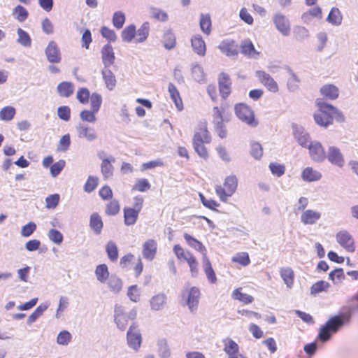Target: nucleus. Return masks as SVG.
Returning <instances> with one entry per match:
<instances>
[{
	"label": "nucleus",
	"mask_w": 358,
	"mask_h": 358,
	"mask_svg": "<svg viewBox=\"0 0 358 358\" xmlns=\"http://www.w3.org/2000/svg\"><path fill=\"white\" fill-rule=\"evenodd\" d=\"M316 105L318 110L314 114V120L318 125L327 127L332 124L334 118L338 122L344 121V115L333 106L319 99L316 100Z\"/></svg>",
	"instance_id": "1"
},
{
	"label": "nucleus",
	"mask_w": 358,
	"mask_h": 358,
	"mask_svg": "<svg viewBox=\"0 0 358 358\" xmlns=\"http://www.w3.org/2000/svg\"><path fill=\"white\" fill-rule=\"evenodd\" d=\"M350 313H345L330 317L319 329L317 338L324 343L329 341L333 334L336 333L350 320Z\"/></svg>",
	"instance_id": "2"
},
{
	"label": "nucleus",
	"mask_w": 358,
	"mask_h": 358,
	"mask_svg": "<svg viewBox=\"0 0 358 358\" xmlns=\"http://www.w3.org/2000/svg\"><path fill=\"white\" fill-rule=\"evenodd\" d=\"M224 187L221 185H216L215 192L220 201L227 202L229 197L231 196L236 192L238 187V179L236 176H227L224 182Z\"/></svg>",
	"instance_id": "3"
},
{
	"label": "nucleus",
	"mask_w": 358,
	"mask_h": 358,
	"mask_svg": "<svg viewBox=\"0 0 358 358\" xmlns=\"http://www.w3.org/2000/svg\"><path fill=\"white\" fill-rule=\"evenodd\" d=\"M234 110L237 117L249 127H256L258 125L259 122L255 117L254 111L246 104H236Z\"/></svg>",
	"instance_id": "4"
},
{
	"label": "nucleus",
	"mask_w": 358,
	"mask_h": 358,
	"mask_svg": "<svg viewBox=\"0 0 358 358\" xmlns=\"http://www.w3.org/2000/svg\"><path fill=\"white\" fill-rule=\"evenodd\" d=\"M182 297L185 300L191 312H194L197 309L200 298V291L197 287L185 288L182 291Z\"/></svg>",
	"instance_id": "5"
},
{
	"label": "nucleus",
	"mask_w": 358,
	"mask_h": 358,
	"mask_svg": "<svg viewBox=\"0 0 358 358\" xmlns=\"http://www.w3.org/2000/svg\"><path fill=\"white\" fill-rule=\"evenodd\" d=\"M273 22L276 29L283 36H287L291 32V25L289 19L282 13H275L273 16Z\"/></svg>",
	"instance_id": "6"
},
{
	"label": "nucleus",
	"mask_w": 358,
	"mask_h": 358,
	"mask_svg": "<svg viewBox=\"0 0 358 358\" xmlns=\"http://www.w3.org/2000/svg\"><path fill=\"white\" fill-rule=\"evenodd\" d=\"M127 340L129 346L135 351L138 350L141 345V334L136 323H133L129 328L127 334Z\"/></svg>",
	"instance_id": "7"
},
{
	"label": "nucleus",
	"mask_w": 358,
	"mask_h": 358,
	"mask_svg": "<svg viewBox=\"0 0 358 358\" xmlns=\"http://www.w3.org/2000/svg\"><path fill=\"white\" fill-rule=\"evenodd\" d=\"M310 157L314 162H322L326 159V153L322 145L318 141H312L307 148Z\"/></svg>",
	"instance_id": "8"
},
{
	"label": "nucleus",
	"mask_w": 358,
	"mask_h": 358,
	"mask_svg": "<svg viewBox=\"0 0 358 358\" xmlns=\"http://www.w3.org/2000/svg\"><path fill=\"white\" fill-rule=\"evenodd\" d=\"M77 136L80 138H85L91 142L97 138V134L94 129L83 123H79L76 126Z\"/></svg>",
	"instance_id": "9"
},
{
	"label": "nucleus",
	"mask_w": 358,
	"mask_h": 358,
	"mask_svg": "<svg viewBox=\"0 0 358 358\" xmlns=\"http://www.w3.org/2000/svg\"><path fill=\"white\" fill-rule=\"evenodd\" d=\"M255 75L259 82L264 85L268 90L272 92H277L278 91L277 83L268 73L264 71H257Z\"/></svg>",
	"instance_id": "10"
},
{
	"label": "nucleus",
	"mask_w": 358,
	"mask_h": 358,
	"mask_svg": "<svg viewBox=\"0 0 358 358\" xmlns=\"http://www.w3.org/2000/svg\"><path fill=\"white\" fill-rule=\"evenodd\" d=\"M328 161L333 165L340 168L343 167L345 164V159L343 154L339 148L335 146H330L328 148L327 155H326Z\"/></svg>",
	"instance_id": "11"
},
{
	"label": "nucleus",
	"mask_w": 358,
	"mask_h": 358,
	"mask_svg": "<svg viewBox=\"0 0 358 358\" xmlns=\"http://www.w3.org/2000/svg\"><path fill=\"white\" fill-rule=\"evenodd\" d=\"M337 242L348 252H352L355 247L352 236L346 231H341L336 234Z\"/></svg>",
	"instance_id": "12"
},
{
	"label": "nucleus",
	"mask_w": 358,
	"mask_h": 358,
	"mask_svg": "<svg viewBox=\"0 0 358 358\" xmlns=\"http://www.w3.org/2000/svg\"><path fill=\"white\" fill-rule=\"evenodd\" d=\"M45 55L48 62L50 63H59L61 62V53L57 44L51 41L49 42L45 50Z\"/></svg>",
	"instance_id": "13"
},
{
	"label": "nucleus",
	"mask_w": 358,
	"mask_h": 358,
	"mask_svg": "<svg viewBox=\"0 0 358 358\" xmlns=\"http://www.w3.org/2000/svg\"><path fill=\"white\" fill-rule=\"evenodd\" d=\"M157 249V243L155 240H147L142 246L143 257L148 261H152L156 256Z\"/></svg>",
	"instance_id": "14"
},
{
	"label": "nucleus",
	"mask_w": 358,
	"mask_h": 358,
	"mask_svg": "<svg viewBox=\"0 0 358 358\" xmlns=\"http://www.w3.org/2000/svg\"><path fill=\"white\" fill-rule=\"evenodd\" d=\"M221 52L228 57H236L238 54V47L233 40H224L219 45Z\"/></svg>",
	"instance_id": "15"
},
{
	"label": "nucleus",
	"mask_w": 358,
	"mask_h": 358,
	"mask_svg": "<svg viewBox=\"0 0 358 358\" xmlns=\"http://www.w3.org/2000/svg\"><path fill=\"white\" fill-rule=\"evenodd\" d=\"M167 303V296L164 293H158L150 300V309L153 311L162 310Z\"/></svg>",
	"instance_id": "16"
},
{
	"label": "nucleus",
	"mask_w": 358,
	"mask_h": 358,
	"mask_svg": "<svg viewBox=\"0 0 358 358\" xmlns=\"http://www.w3.org/2000/svg\"><path fill=\"white\" fill-rule=\"evenodd\" d=\"M241 49V53L248 57L257 59L259 56V52L255 48L252 42L248 38L242 41Z\"/></svg>",
	"instance_id": "17"
},
{
	"label": "nucleus",
	"mask_w": 358,
	"mask_h": 358,
	"mask_svg": "<svg viewBox=\"0 0 358 358\" xmlns=\"http://www.w3.org/2000/svg\"><path fill=\"white\" fill-rule=\"evenodd\" d=\"M294 136L298 143L303 148H308L311 142L309 134L301 127L294 128Z\"/></svg>",
	"instance_id": "18"
},
{
	"label": "nucleus",
	"mask_w": 358,
	"mask_h": 358,
	"mask_svg": "<svg viewBox=\"0 0 358 358\" xmlns=\"http://www.w3.org/2000/svg\"><path fill=\"white\" fill-rule=\"evenodd\" d=\"M321 217V213L320 212L308 209L303 211L301 215L300 220L303 224H314Z\"/></svg>",
	"instance_id": "19"
},
{
	"label": "nucleus",
	"mask_w": 358,
	"mask_h": 358,
	"mask_svg": "<svg viewBox=\"0 0 358 358\" xmlns=\"http://www.w3.org/2000/svg\"><path fill=\"white\" fill-rule=\"evenodd\" d=\"M101 58L105 68H109L115 62V53L110 44L105 45L101 49Z\"/></svg>",
	"instance_id": "20"
},
{
	"label": "nucleus",
	"mask_w": 358,
	"mask_h": 358,
	"mask_svg": "<svg viewBox=\"0 0 358 358\" xmlns=\"http://www.w3.org/2000/svg\"><path fill=\"white\" fill-rule=\"evenodd\" d=\"M231 80L225 73H222L219 76V88L221 96L226 98L231 92Z\"/></svg>",
	"instance_id": "21"
},
{
	"label": "nucleus",
	"mask_w": 358,
	"mask_h": 358,
	"mask_svg": "<svg viewBox=\"0 0 358 358\" xmlns=\"http://www.w3.org/2000/svg\"><path fill=\"white\" fill-rule=\"evenodd\" d=\"M301 178L305 182H315L322 178V173L312 167H306L302 171Z\"/></svg>",
	"instance_id": "22"
},
{
	"label": "nucleus",
	"mask_w": 358,
	"mask_h": 358,
	"mask_svg": "<svg viewBox=\"0 0 358 358\" xmlns=\"http://www.w3.org/2000/svg\"><path fill=\"white\" fill-rule=\"evenodd\" d=\"M162 43L166 50H172L175 48L176 39L173 31L171 29H166L164 31Z\"/></svg>",
	"instance_id": "23"
},
{
	"label": "nucleus",
	"mask_w": 358,
	"mask_h": 358,
	"mask_svg": "<svg viewBox=\"0 0 358 358\" xmlns=\"http://www.w3.org/2000/svg\"><path fill=\"white\" fill-rule=\"evenodd\" d=\"M192 47L199 55L203 56L206 53V44L201 36L196 34L192 37Z\"/></svg>",
	"instance_id": "24"
},
{
	"label": "nucleus",
	"mask_w": 358,
	"mask_h": 358,
	"mask_svg": "<svg viewBox=\"0 0 358 358\" xmlns=\"http://www.w3.org/2000/svg\"><path fill=\"white\" fill-rule=\"evenodd\" d=\"M101 74L106 88L110 91L114 90L117 83L114 73L108 68H105Z\"/></svg>",
	"instance_id": "25"
},
{
	"label": "nucleus",
	"mask_w": 358,
	"mask_h": 358,
	"mask_svg": "<svg viewBox=\"0 0 358 358\" xmlns=\"http://www.w3.org/2000/svg\"><path fill=\"white\" fill-rule=\"evenodd\" d=\"M211 136L206 126L201 127L193 136V142H201V143H210Z\"/></svg>",
	"instance_id": "26"
},
{
	"label": "nucleus",
	"mask_w": 358,
	"mask_h": 358,
	"mask_svg": "<svg viewBox=\"0 0 358 358\" xmlns=\"http://www.w3.org/2000/svg\"><path fill=\"white\" fill-rule=\"evenodd\" d=\"M203 267L208 281L213 284L217 282L215 273L212 268L211 263L206 254H203Z\"/></svg>",
	"instance_id": "27"
},
{
	"label": "nucleus",
	"mask_w": 358,
	"mask_h": 358,
	"mask_svg": "<svg viewBox=\"0 0 358 358\" xmlns=\"http://www.w3.org/2000/svg\"><path fill=\"white\" fill-rule=\"evenodd\" d=\"M115 162V159L113 156L103 159L101 164V171L104 178H108L113 175V166L111 164Z\"/></svg>",
	"instance_id": "28"
},
{
	"label": "nucleus",
	"mask_w": 358,
	"mask_h": 358,
	"mask_svg": "<svg viewBox=\"0 0 358 358\" xmlns=\"http://www.w3.org/2000/svg\"><path fill=\"white\" fill-rule=\"evenodd\" d=\"M57 91L60 96L69 97L73 94L74 85L71 82L64 81L57 85Z\"/></svg>",
	"instance_id": "29"
},
{
	"label": "nucleus",
	"mask_w": 358,
	"mask_h": 358,
	"mask_svg": "<svg viewBox=\"0 0 358 358\" xmlns=\"http://www.w3.org/2000/svg\"><path fill=\"white\" fill-rule=\"evenodd\" d=\"M168 91L178 110H181L183 108L182 101L178 90L173 83H170L169 84Z\"/></svg>",
	"instance_id": "30"
},
{
	"label": "nucleus",
	"mask_w": 358,
	"mask_h": 358,
	"mask_svg": "<svg viewBox=\"0 0 358 358\" xmlns=\"http://www.w3.org/2000/svg\"><path fill=\"white\" fill-rule=\"evenodd\" d=\"M108 287L110 292L117 294L122 288V280L115 275H111L108 279Z\"/></svg>",
	"instance_id": "31"
},
{
	"label": "nucleus",
	"mask_w": 358,
	"mask_h": 358,
	"mask_svg": "<svg viewBox=\"0 0 358 358\" xmlns=\"http://www.w3.org/2000/svg\"><path fill=\"white\" fill-rule=\"evenodd\" d=\"M149 32L150 24L148 22H145L136 31V38H135V43H141L144 42L147 39L149 35Z\"/></svg>",
	"instance_id": "32"
},
{
	"label": "nucleus",
	"mask_w": 358,
	"mask_h": 358,
	"mask_svg": "<svg viewBox=\"0 0 358 358\" xmlns=\"http://www.w3.org/2000/svg\"><path fill=\"white\" fill-rule=\"evenodd\" d=\"M280 276L288 288H292L294 284V273L289 268H282L280 271Z\"/></svg>",
	"instance_id": "33"
},
{
	"label": "nucleus",
	"mask_w": 358,
	"mask_h": 358,
	"mask_svg": "<svg viewBox=\"0 0 358 358\" xmlns=\"http://www.w3.org/2000/svg\"><path fill=\"white\" fill-rule=\"evenodd\" d=\"M150 14L152 18L159 22H166L169 20L168 13L161 8L152 6L150 8Z\"/></svg>",
	"instance_id": "34"
},
{
	"label": "nucleus",
	"mask_w": 358,
	"mask_h": 358,
	"mask_svg": "<svg viewBox=\"0 0 358 358\" xmlns=\"http://www.w3.org/2000/svg\"><path fill=\"white\" fill-rule=\"evenodd\" d=\"M139 213L131 208H124V224L127 226L133 225L136 223Z\"/></svg>",
	"instance_id": "35"
},
{
	"label": "nucleus",
	"mask_w": 358,
	"mask_h": 358,
	"mask_svg": "<svg viewBox=\"0 0 358 358\" xmlns=\"http://www.w3.org/2000/svg\"><path fill=\"white\" fill-rule=\"evenodd\" d=\"M95 275L99 282L105 283L110 277L107 265L105 264L98 265L95 269Z\"/></svg>",
	"instance_id": "36"
},
{
	"label": "nucleus",
	"mask_w": 358,
	"mask_h": 358,
	"mask_svg": "<svg viewBox=\"0 0 358 358\" xmlns=\"http://www.w3.org/2000/svg\"><path fill=\"white\" fill-rule=\"evenodd\" d=\"M184 238L189 246L201 252L203 256L206 254V249L200 241L188 234H184Z\"/></svg>",
	"instance_id": "37"
},
{
	"label": "nucleus",
	"mask_w": 358,
	"mask_h": 358,
	"mask_svg": "<svg viewBox=\"0 0 358 358\" xmlns=\"http://www.w3.org/2000/svg\"><path fill=\"white\" fill-rule=\"evenodd\" d=\"M199 25L203 33L209 35L211 32L212 26L210 15L209 14L201 13L200 15Z\"/></svg>",
	"instance_id": "38"
},
{
	"label": "nucleus",
	"mask_w": 358,
	"mask_h": 358,
	"mask_svg": "<svg viewBox=\"0 0 358 358\" xmlns=\"http://www.w3.org/2000/svg\"><path fill=\"white\" fill-rule=\"evenodd\" d=\"M224 342V351L228 355V357L239 352L238 344L231 338H226Z\"/></svg>",
	"instance_id": "39"
},
{
	"label": "nucleus",
	"mask_w": 358,
	"mask_h": 358,
	"mask_svg": "<svg viewBox=\"0 0 358 358\" xmlns=\"http://www.w3.org/2000/svg\"><path fill=\"white\" fill-rule=\"evenodd\" d=\"M17 42L25 47L29 48L31 45V38L29 34L21 28L17 29Z\"/></svg>",
	"instance_id": "40"
},
{
	"label": "nucleus",
	"mask_w": 358,
	"mask_h": 358,
	"mask_svg": "<svg viewBox=\"0 0 358 358\" xmlns=\"http://www.w3.org/2000/svg\"><path fill=\"white\" fill-rule=\"evenodd\" d=\"M90 226L97 234H99L103 228L101 217L97 213H93L90 216Z\"/></svg>",
	"instance_id": "41"
},
{
	"label": "nucleus",
	"mask_w": 358,
	"mask_h": 358,
	"mask_svg": "<svg viewBox=\"0 0 358 358\" xmlns=\"http://www.w3.org/2000/svg\"><path fill=\"white\" fill-rule=\"evenodd\" d=\"M320 92L324 96L329 99H335L338 96V90L333 85H324L320 89Z\"/></svg>",
	"instance_id": "42"
},
{
	"label": "nucleus",
	"mask_w": 358,
	"mask_h": 358,
	"mask_svg": "<svg viewBox=\"0 0 358 358\" xmlns=\"http://www.w3.org/2000/svg\"><path fill=\"white\" fill-rule=\"evenodd\" d=\"M136 30L134 24L126 27L122 31L121 37L124 42L130 43L135 38Z\"/></svg>",
	"instance_id": "43"
},
{
	"label": "nucleus",
	"mask_w": 358,
	"mask_h": 358,
	"mask_svg": "<svg viewBox=\"0 0 358 358\" xmlns=\"http://www.w3.org/2000/svg\"><path fill=\"white\" fill-rule=\"evenodd\" d=\"M327 21L334 25H340L342 22V15L339 9L333 8L329 13Z\"/></svg>",
	"instance_id": "44"
},
{
	"label": "nucleus",
	"mask_w": 358,
	"mask_h": 358,
	"mask_svg": "<svg viewBox=\"0 0 358 358\" xmlns=\"http://www.w3.org/2000/svg\"><path fill=\"white\" fill-rule=\"evenodd\" d=\"M13 15L18 22H23L28 17L29 13L22 6L17 5L13 10Z\"/></svg>",
	"instance_id": "45"
},
{
	"label": "nucleus",
	"mask_w": 358,
	"mask_h": 358,
	"mask_svg": "<svg viewBox=\"0 0 358 358\" xmlns=\"http://www.w3.org/2000/svg\"><path fill=\"white\" fill-rule=\"evenodd\" d=\"M241 290V288L236 289L232 293V298L235 300H238L245 304L251 303L253 301L254 298L249 294L242 293Z\"/></svg>",
	"instance_id": "46"
},
{
	"label": "nucleus",
	"mask_w": 358,
	"mask_h": 358,
	"mask_svg": "<svg viewBox=\"0 0 358 358\" xmlns=\"http://www.w3.org/2000/svg\"><path fill=\"white\" fill-rule=\"evenodd\" d=\"M106 250L110 260L115 262L117 259L118 250L116 244L113 241H110L108 242L106 246Z\"/></svg>",
	"instance_id": "47"
},
{
	"label": "nucleus",
	"mask_w": 358,
	"mask_h": 358,
	"mask_svg": "<svg viewBox=\"0 0 358 358\" xmlns=\"http://www.w3.org/2000/svg\"><path fill=\"white\" fill-rule=\"evenodd\" d=\"M231 261L238 263L243 266H246L250 263L249 255L245 252L236 253L231 259Z\"/></svg>",
	"instance_id": "48"
},
{
	"label": "nucleus",
	"mask_w": 358,
	"mask_h": 358,
	"mask_svg": "<svg viewBox=\"0 0 358 358\" xmlns=\"http://www.w3.org/2000/svg\"><path fill=\"white\" fill-rule=\"evenodd\" d=\"M192 78L198 83L205 82V73L203 68L199 64H194L192 68Z\"/></svg>",
	"instance_id": "49"
},
{
	"label": "nucleus",
	"mask_w": 358,
	"mask_h": 358,
	"mask_svg": "<svg viewBox=\"0 0 358 358\" xmlns=\"http://www.w3.org/2000/svg\"><path fill=\"white\" fill-rule=\"evenodd\" d=\"M330 287V284L328 282L324 280H319L314 283L310 287V294L315 295L327 289Z\"/></svg>",
	"instance_id": "50"
},
{
	"label": "nucleus",
	"mask_w": 358,
	"mask_h": 358,
	"mask_svg": "<svg viewBox=\"0 0 358 358\" xmlns=\"http://www.w3.org/2000/svg\"><path fill=\"white\" fill-rule=\"evenodd\" d=\"M15 109L13 106H6L0 110V119L4 121L11 120L15 115Z\"/></svg>",
	"instance_id": "51"
},
{
	"label": "nucleus",
	"mask_w": 358,
	"mask_h": 358,
	"mask_svg": "<svg viewBox=\"0 0 358 358\" xmlns=\"http://www.w3.org/2000/svg\"><path fill=\"white\" fill-rule=\"evenodd\" d=\"M173 252L178 259H184L187 262L194 257L191 252L185 251L179 245L174 246Z\"/></svg>",
	"instance_id": "52"
},
{
	"label": "nucleus",
	"mask_w": 358,
	"mask_h": 358,
	"mask_svg": "<svg viewBox=\"0 0 358 358\" xmlns=\"http://www.w3.org/2000/svg\"><path fill=\"white\" fill-rule=\"evenodd\" d=\"M97 112L92 110H83L80 113V117L83 122H87L90 123H94L96 121L95 114Z\"/></svg>",
	"instance_id": "53"
},
{
	"label": "nucleus",
	"mask_w": 358,
	"mask_h": 358,
	"mask_svg": "<svg viewBox=\"0 0 358 358\" xmlns=\"http://www.w3.org/2000/svg\"><path fill=\"white\" fill-rule=\"evenodd\" d=\"M158 347L159 355L162 358H169L170 357L171 351L166 340L162 339L159 341Z\"/></svg>",
	"instance_id": "54"
},
{
	"label": "nucleus",
	"mask_w": 358,
	"mask_h": 358,
	"mask_svg": "<svg viewBox=\"0 0 358 358\" xmlns=\"http://www.w3.org/2000/svg\"><path fill=\"white\" fill-rule=\"evenodd\" d=\"M48 236L49 239L57 245H60L63 241V235L62 234L55 229H51L49 230L48 233Z\"/></svg>",
	"instance_id": "55"
},
{
	"label": "nucleus",
	"mask_w": 358,
	"mask_h": 358,
	"mask_svg": "<svg viewBox=\"0 0 358 358\" xmlns=\"http://www.w3.org/2000/svg\"><path fill=\"white\" fill-rule=\"evenodd\" d=\"M329 278L334 284H338L345 278V275L342 268H336L329 274Z\"/></svg>",
	"instance_id": "56"
},
{
	"label": "nucleus",
	"mask_w": 358,
	"mask_h": 358,
	"mask_svg": "<svg viewBox=\"0 0 358 358\" xmlns=\"http://www.w3.org/2000/svg\"><path fill=\"white\" fill-rule=\"evenodd\" d=\"M91 108L94 112H98L102 103V97L98 93H92L90 97Z\"/></svg>",
	"instance_id": "57"
},
{
	"label": "nucleus",
	"mask_w": 358,
	"mask_h": 358,
	"mask_svg": "<svg viewBox=\"0 0 358 358\" xmlns=\"http://www.w3.org/2000/svg\"><path fill=\"white\" fill-rule=\"evenodd\" d=\"M115 322L120 330H124L127 326V315L123 313H117V310H115Z\"/></svg>",
	"instance_id": "58"
},
{
	"label": "nucleus",
	"mask_w": 358,
	"mask_h": 358,
	"mask_svg": "<svg viewBox=\"0 0 358 358\" xmlns=\"http://www.w3.org/2000/svg\"><path fill=\"white\" fill-rule=\"evenodd\" d=\"M125 22V15L121 11L114 13L113 16V24L117 29H121Z\"/></svg>",
	"instance_id": "59"
},
{
	"label": "nucleus",
	"mask_w": 358,
	"mask_h": 358,
	"mask_svg": "<svg viewBox=\"0 0 358 358\" xmlns=\"http://www.w3.org/2000/svg\"><path fill=\"white\" fill-rule=\"evenodd\" d=\"M71 334L66 331H62L59 333L57 338V343L61 345H67L71 341Z\"/></svg>",
	"instance_id": "60"
},
{
	"label": "nucleus",
	"mask_w": 358,
	"mask_h": 358,
	"mask_svg": "<svg viewBox=\"0 0 358 358\" xmlns=\"http://www.w3.org/2000/svg\"><path fill=\"white\" fill-rule=\"evenodd\" d=\"M204 144L201 142H193L194 149L198 155L203 159H207L208 153Z\"/></svg>",
	"instance_id": "61"
},
{
	"label": "nucleus",
	"mask_w": 358,
	"mask_h": 358,
	"mask_svg": "<svg viewBox=\"0 0 358 358\" xmlns=\"http://www.w3.org/2000/svg\"><path fill=\"white\" fill-rule=\"evenodd\" d=\"M294 34L297 39L304 40L309 37V31L304 27L296 26L294 29Z\"/></svg>",
	"instance_id": "62"
},
{
	"label": "nucleus",
	"mask_w": 358,
	"mask_h": 358,
	"mask_svg": "<svg viewBox=\"0 0 358 358\" xmlns=\"http://www.w3.org/2000/svg\"><path fill=\"white\" fill-rule=\"evenodd\" d=\"M90 97V91L85 87L80 88L76 94L77 99L82 103L85 104L89 101Z\"/></svg>",
	"instance_id": "63"
},
{
	"label": "nucleus",
	"mask_w": 358,
	"mask_h": 358,
	"mask_svg": "<svg viewBox=\"0 0 358 358\" xmlns=\"http://www.w3.org/2000/svg\"><path fill=\"white\" fill-rule=\"evenodd\" d=\"M66 164V162L63 159H60L55 162L50 166V173L52 177L57 176L60 172L63 170Z\"/></svg>",
	"instance_id": "64"
}]
</instances>
